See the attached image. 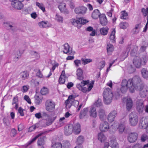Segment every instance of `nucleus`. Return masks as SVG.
<instances>
[{"mask_svg":"<svg viewBox=\"0 0 148 148\" xmlns=\"http://www.w3.org/2000/svg\"><path fill=\"white\" fill-rule=\"evenodd\" d=\"M129 84L128 82L126 79H125L122 80L121 84V90L122 93L126 92L128 88H129L130 92L132 93L134 92L131 89V87H130V85H129Z\"/></svg>","mask_w":148,"mask_h":148,"instance_id":"obj_5","label":"nucleus"},{"mask_svg":"<svg viewBox=\"0 0 148 148\" xmlns=\"http://www.w3.org/2000/svg\"><path fill=\"white\" fill-rule=\"evenodd\" d=\"M82 64L84 65H85L88 63L91 62L92 61V60L91 59H85L82 58L81 59Z\"/></svg>","mask_w":148,"mask_h":148,"instance_id":"obj_43","label":"nucleus"},{"mask_svg":"<svg viewBox=\"0 0 148 148\" xmlns=\"http://www.w3.org/2000/svg\"><path fill=\"white\" fill-rule=\"evenodd\" d=\"M56 117H54L52 118L49 117L47 120V121L46 122V124L47 125H49L52 124L53 122L56 119Z\"/></svg>","mask_w":148,"mask_h":148,"instance_id":"obj_40","label":"nucleus"},{"mask_svg":"<svg viewBox=\"0 0 148 148\" xmlns=\"http://www.w3.org/2000/svg\"><path fill=\"white\" fill-rule=\"evenodd\" d=\"M114 49L113 46L110 44H108L107 46V52L108 55H110L112 54V52Z\"/></svg>","mask_w":148,"mask_h":148,"instance_id":"obj_27","label":"nucleus"},{"mask_svg":"<svg viewBox=\"0 0 148 148\" xmlns=\"http://www.w3.org/2000/svg\"><path fill=\"white\" fill-rule=\"evenodd\" d=\"M21 54L20 51H17L15 54V57L14 58L15 61H17L19 59L21 56Z\"/></svg>","mask_w":148,"mask_h":148,"instance_id":"obj_47","label":"nucleus"},{"mask_svg":"<svg viewBox=\"0 0 148 148\" xmlns=\"http://www.w3.org/2000/svg\"><path fill=\"white\" fill-rule=\"evenodd\" d=\"M38 138L36 136L32 140L28 142L27 144L23 145V147L24 148H26L29 145L35 141Z\"/></svg>","mask_w":148,"mask_h":148,"instance_id":"obj_45","label":"nucleus"},{"mask_svg":"<svg viewBox=\"0 0 148 148\" xmlns=\"http://www.w3.org/2000/svg\"><path fill=\"white\" fill-rule=\"evenodd\" d=\"M117 114V112L116 110H113L108 115L107 119L109 122H113Z\"/></svg>","mask_w":148,"mask_h":148,"instance_id":"obj_11","label":"nucleus"},{"mask_svg":"<svg viewBox=\"0 0 148 148\" xmlns=\"http://www.w3.org/2000/svg\"><path fill=\"white\" fill-rule=\"evenodd\" d=\"M45 144V142L43 138H40L38 139V144L39 145H42Z\"/></svg>","mask_w":148,"mask_h":148,"instance_id":"obj_51","label":"nucleus"},{"mask_svg":"<svg viewBox=\"0 0 148 148\" xmlns=\"http://www.w3.org/2000/svg\"><path fill=\"white\" fill-rule=\"evenodd\" d=\"M35 102L36 104L39 105L42 101V98L38 95H35Z\"/></svg>","mask_w":148,"mask_h":148,"instance_id":"obj_39","label":"nucleus"},{"mask_svg":"<svg viewBox=\"0 0 148 148\" xmlns=\"http://www.w3.org/2000/svg\"><path fill=\"white\" fill-rule=\"evenodd\" d=\"M77 79L79 80H82L84 79L82 70L80 68L78 69L76 71Z\"/></svg>","mask_w":148,"mask_h":148,"instance_id":"obj_22","label":"nucleus"},{"mask_svg":"<svg viewBox=\"0 0 148 148\" xmlns=\"http://www.w3.org/2000/svg\"><path fill=\"white\" fill-rule=\"evenodd\" d=\"M138 51V47L136 46H133L131 50L130 54L132 56H136Z\"/></svg>","mask_w":148,"mask_h":148,"instance_id":"obj_30","label":"nucleus"},{"mask_svg":"<svg viewBox=\"0 0 148 148\" xmlns=\"http://www.w3.org/2000/svg\"><path fill=\"white\" fill-rule=\"evenodd\" d=\"M20 76L22 79L25 80L28 78L29 76V74L27 71H24L21 73Z\"/></svg>","mask_w":148,"mask_h":148,"instance_id":"obj_32","label":"nucleus"},{"mask_svg":"<svg viewBox=\"0 0 148 148\" xmlns=\"http://www.w3.org/2000/svg\"><path fill=\"white\" fill-rule=\"evenodd\" d=\"M6 26L9 27L10 29L12 31H15L16 29V24L14 23L10 22L6 23Z\"/></svg>","mask_w":148,"mask_h":148,"instance_id":"obj_29","label":"nucleus"},{"mask_svg":"<svg viewBox=\"0 0 148 148\" xmlns=\"http://www.w3.org/2000/svg\"><path fill=\"white\" fill-rule=\"evenodd\" d=\"M108 30L109 28L107 27L102 28L100 30V33L103 35H106L108 32Z\"/></svg>","mask_w":148,"mask_h":148,"instance_id":"obj_36","label":"nucleus"},{"mask_svg":"<svg viewBox=\"0 0 148 148\" xmlns=\"http://www.w3.org/2000/svg\"><path fill=\"white\" fill-rule=\"evenodd\" d=\"M84 138L83 136L80 135L77 138L76 142V143L78 145H81L84 142Z\"/></svg>","mask_w":148,"mask_h":148,"instance_id":"obj_31","label":"nucleus"},{"mask_svg":"<svg viewBox=\"0 0 148 148\" xmlns=\"http://www.w3.org/2000/svg\"><path fill=\"white\" fill-rule=\"evenodd\" d=\"M72 105L75 107H77L79 104V101L76 100H73L71 101Z\"/></svg>","mask_w":148,"mask_h":148,"instance_id":"obj_62","label":"nucleus"},{"mask_svg":"<svg viewBox=\"0 0 148 148\" xmlns=\"http://www.w3.org/2000/svg\"><path fill=\"white\" fill-rule=\"evenodd\" d=\"M148 125V118L146 117H143L140 120L139 126L140 128L145 129Z\"/></svg>","mask_w":148,"mask_h":148,"instance_id":"obj_9","label":"nucleus"},{"mask_svg":"<svg viewBox=\"0 0 148 148\" xmlns=\"http://www.w3.org/2000/svg\"><path fill=\"white\" fill-rule=\"evenodd\" d=\"M40 93L42 95H46L48 93V89L45 87H43L41 89Z\"/></svg>","mask_w":148,"mask_h":148,"instance_id":"obj_48","label":"nucleus"},{"mask_svg":"<svg viewBox=\"0 0 148 148\" xmlns=\"http://www.w3.org/2000/svg\"><path fill=\"white\" fill-rule=\"evenodd\" d=\"M100 15V13L98 9H97L94 10L92 12V17L93 19H96L99 17Z\"/></svg>","mask_w":148,"mask_h":148,"instance_id":"obj_26","label":"nucleus"},{"mask_svg":"<svg viewBox=\"0 0 148 148\" xmlns=\"http://www.w3.org/2000/svg\"><path fill=\"white\" fill-rule=\"evenodd\" d=\"M64 47V50L63 52L65 54L69 53V55H73L75 53V51H72V49L70 48L69 45L67 43L63 45Z\"/></svg>","mask_w":148,"mask_h":148,"instance_id":"obj_12","label":"nucleus"},{"mask_svg":"<svg viewBox=\"0 0 148 148\" xmlns=\"http://www.w3.org/2000/svg\"><path fill=\"white\" fill-rule=\"evenodd\" d=\"M36 5L40 8L43 12H44L45 11V8L43 4H41L39 2H36Z\"/></svg>","mask_w":148,"mask_h":148,"instance_id":"obj_50","label":"nucleus"},{"mask_svg":"<svg viewBox=\"0 0 148 148\" xmlns=\"http://www.w3.org/2000/svg\"><path fill=\"white\" fill-rule=\"evenodd\" d=\"M141 73L143 77L146 79L148 78V71L145 68H143L141 70Z\"/></svg>","mask_w":148,"mask_h":148,"instance_id":"obj_35","label":"nucleus"},{"mask_svg":"<svg viewBox=\"0 0 148 148\" xmlns=\"http://www.w3.org/2000/svg\"><path fill=\"white\" fill-rule=\"evenodd\" d=\"M89 113L90 116L95 118L97 116V113L95 108L91 107Z\"/></svg>","mask_w":148,"mask_h":148,"instance_id":"obj_25","label":"nucleus"},{"mask_svg":"<svg viewBox=\"0 0 148 148\" xmlns=\"http://www.w3.org/2000/svg\"><path fill=\"white\" fill-rule=\"evenodd\" d=\"M55 19L58 22L62 23L63 22V17L60 15L58 14H56L55 17Z\"/></svg>","mask_w":148,"mask_h":148,"instance_id":"obj_44","label":"nucleus"},{"mask_svg":"<svg viewBox=\"0 0 148 148\" xmlns=\"http://www.w3.org/2000/svg\"><path fill=\"white\" fill-rule=\"evenodd\" d=\"M147 62V58L146 57L140 58L136 56L134 59L133 62L136 67L139 68L141 65H146Z\"/></svg>","mask_w":148,"mask_h":148,"instance_id":"obj_3","label":"nucleus"},{"mask_svg":"<svg viewBox=\"0 0 148 148\" xmlns=\"http://www.w3.org/2000/svg\"><path fill=\"white\" fill-rule=\"evenodd\" d=\"M12 5L15 9L20 10L23 8V5L22 3L21 2L17 1L16 2H13L11 3Z\"/></svg>","mask_w":148,"mask_h":148,"instance_id":"obj_16","label":"nucleus"},{"mask_svg":"<svg viewBox=\"0 0 148 148\" xmlns=\"http://www.w3.org/2000/svg\"><path fill=\"white\" fill-rule=\"evenodd\" d=\"M98 114L101 121H103L106 117L105 111L103 109L100 108L99 109Z\"/></svg>","mask_w":148,"mask_h":148,"instance_id":"obj_20","label":"nucleus"},{"mask_svg":"<svg viewBox=\"0 0 148 148\" xmlns=\"http://www.w3.org/2000/svg\"><path fill=\"white\" fill-rule=\"evenodd\" d=\"M138 137V134L136 132L130 133L128 136V140L130 143H134L136 141Z\"/></svg>","mask_w":148,"mask_h":148,"instance_id":"obj_10","label":"nucleus"},{"mask_svg":"<svg viewBox=\"0 0 148 148\" xmlns=\"http://www.w3.org/2000/svg\"><path fill=\"white\" fill-rule=\"evenodd\" d=\"M55 103L50 100H47L45 103V108L46 110L52 112L55 109Z\"/></svg>","mask_w":148,"mask_h":148,"instance_id":"obj_6","label":"nucleus"},{"mask_svg":"<svg viewBox=\"0 0 148 148\" xmlns=\"http://www.w3.org/2000/svg\"><path fill=\"white\" fill-rule=\"evenodd\" d=\"M129 119L130 125L135 126L137 125L138 119L137 115L135 112H132L129 114Z\"/></svg>","mask_w":148,"mask_h":148,"instance_id":"obj_4","label":"nucleus"},{"mask_svg":"<svg viewBox=\"0 0 148 148\" xmlns=\"http://www.w3.org/2000/svg\"><path fill=\"white\" fill-rule=\"evenodd\" d=\"M133 106V102L131 99L128 98L126 100V108L127 110L129 111L132 108Z\"/></svg>","mask_w":148,"mask_h":148,"instance_id":"obj_23","label":"nucleus"},{"mask_svg":"<svg viewBox=\"0 0 148 148\" xmlns=\"http://www.w3.org/2000/svg\"><path fill=\"white\" fill-rule=\"evenodd\" d=\"M136 109L139 112H142L144 110L143 101L142 99L137 100L136 102Z\"/></svg>","mask_w":148,"mask_h":148,"instance_id":"obj_14","label":"nucleus"},{"mask_svg":"<svg viewBox=\"0 0 148 148\" xmlns=\"http://www.w3.org/2000/svg\"><path fill=\"white\" fill-rule=\"evenodd\" d=\"M98 138L99 141L102 142L106 139V137L103 133L100 132L98 134Z\"/></svg>","mask_w":148,"mask_h":148,"instance_id":"obj_34","label":"nucleus"},{"mask_svg":"<svg viewBox=\"0 0 148 148\" xmlns=\"http://www.w3.org/2000/svg\"><path fill=\"white\" fill-rule=\"evenodd\" d=\"M115 32L116 31L115 29H114L110 36V39L112 42L115 41Z\"/></svg>","mask_w":148,"mask_h":148,"instance_id":"obj_38","label":"nucleus"},{"mask_svg":"<svg viewBox=\"0 0 148 148\" xmlns=\"http://www.w3.org/2000/svg\"><path fill=\"white\" fill-rule=\"evenodd\" d=\"M74 62L76 67H78L81 64V60H76L74 61Z\"/></svg>","mask_w":148,"mask_h":148,"instance_id":"obj_61","label":"nucleus"},{"mask_svg":"<svg viewBox=\"0 0 148 148\" xmlns=\"http://www.w3.org/2000/svg\"><path fill=\"white\" fill-rule=\"evenodd\" d=\"M109 128V125L107 122L104 121L101 123L99 129L101 132H105L107 131Z\"/></svg>","mask_w":148,"mask_h":148,"instance_id":"obj_13","label":"nucleus"},{"mask_svg":"<svg viewBox=\"0 0 148 148\" xmlns=\"http://www.w3.org/2000/svg\"><path fill=\"white\" fill-rule=\"evenodd\" d=\"M127 81L131 87V89L134 92L135 89L141 90V88L144 86L140 77L138 76L134 77L132 79H129Z\"/></svg>","mask_w":148,"mask_h":148,"instance_id":"obj_1","label":"nucleus"},{"mask_svg":"<svg viewBox=\"0 0 148 148\" xmlns=\"http://www.w3.org/2000/svg\"><path fill=\"white\" fill-rule=\"evenodd\" d=\"M17 131L14 128L12 129L11 130V135L12 136L14 137L16 134Z\"/></svg>","mask_w":148,"mask_h":148,"instance_id":"obj_63","label":"nucleus"},{"mask_svg":"<svg viewBox=\"0 0 148 148\" xmlns=\"http://www.w3.org/2000/svg\"><path fill=\"white\" fill-rule=\"evenodd\" d=\"M148 138V136L145 134H143L141 137V140L143 142L145 141Z\"/></svg>","mask_w":148,"mask_h":148,"instance_id":"obj_64","label":"nucleus"},{"mask_svg":"<svg viewBox=\"0 0 148 148\" xmlns=\"http://www.w3.org/2000/svg\"><path fill=\"white\" fill-rule=\"evenodd\" d=\"M125 126L124 124H119L118 127L119 132L120 133H122L125 130Z\"/></svg>","mask_w":148,"mask_h":148,"instance_id":"obj_41","label":"nucleus"},{"mask_svg":"<svg viewBox=\"0 0 148 148\" xmlns=\"http://www.w3.org/2000/svg\"><path fill=\"white\" fill-rule=\"evenodd\" d=\"M61 145L60 143H56L52 145L51 148H62Z\"/></svg>","mask_w":148,"mask_h":148,"instance_id":"obj_56","label":"nucleus"},{"mask_svg":"<svg viewBox=\"0 0 148 148\" xmlns=\"http://www.w3.org/2000/svg\"><path fill=\"white\" fill-rule=\"evenodd\" d=\"M110 145L112 148H119L118 143L115 140L113 139L110 140Z\"/></svg>","mask_w":148,"mask_h":148,"instance_id":"obj_28","label":"nucleus"},{"mask_svg":"<svg viewBox=\"0 0 148 148\" xmlns=\"http://www.w3.org/2000/svg\"><path fill=\"white\" fill-rule=\"evenodd\" d=\"M66 5L65 3H62L60 4L58 6V8L62 12V11H64V10L66 8Z\"/></svg>","mask_w":148,"mask_h":148,"instance_id":"obj_54","label":"nucleus"},{"mask_svg":"<svg viewBox=\"0 0 148 148\" xmlns=\"http://www.w3.org/2000/svg\"><path fill=\"white\" fill-rule=\"evenodd\" d=\"M88 108H84L80 112L79 117L80 119H82L86 116L88 114Z\"/></svg>","mask_w":148,"mask_h":148,"instance_id":"obj_24","label":"nucleus"},{"mask_svg":"<svg viewBox=\"0 0 148 148\" xmlns=\"http://www.w3.org/2000/svg\"><path fill=\"white\" fill-rule=\"evenodd\" d=\"M128 15L127 13L125 12V11H124L121 14V18L122 19H126Z\"/></svg>","mask_w":148,"mask_h":148,"instance_id":"obj_57","label":"nucleus"},{"mask_svg":"<svg viewBox=\"0 0 148 148\" xmlns=\"http://www.w3.org/2000/svg\"><path fill=\"white\" fill-rule=\"evenodd\" d=\"M73 125L72 124H69L66 125L64 127V133L66 136H68L71 134L73 130Z\"/></svg>","mask_w":148,"mask_h":148,"instance_id":"obj_15","label":"nucleus"},{"mask_svg":"<svg viewBox=\"0 0 148 148\" xmlns=\"http://www.w3.org/2000/svg\"><path fill=\"white\" fill-rule=\"evenodd\" d=\"M30 53L31 55L34 56L36 59H38L40 57L39 54L35 51H30Z\"/></svg>","mask_w":148,"mask_h":148,"instance_id":"obj_49","label":"nucleus"},{"mask_svg":"<svg viewBox=\"0 0 148 148\" xmlns=\"http://www.w3.org/2000/svg\"><path fill=\"white\" fill-rule=\"evenodd\" d=\"M65 78L60 77L59 79V82L60 84H64L65 82Z\"/></svg>","mask_w":148,"mask_h":148,"instance_id":"obj_60","label":"nucleus"},{"mask_svg":"<svg viewBox=\"0 0 148 148\" xmlns=\"http://www.w3.org/2000/svg\"><path fill=\"white\" fill-rule=\"evenodd\" d=\"M73 131L75 134H78L80 132V125L79 123H77L73 125Z\"/></svg>","mask_w":148,"mask_h":148,"instance_id":"obj_21","label":"nucleus"},{"mask_svg":"<svg viewBox=\"0 0 148 148\" xmlns=\"http://www.w3.org/2000/svg\"><path fill=\"white\" fill-rule=\"evenodd\" d=\"M18 103V97L16 95L12 99V105H13L14 104Z\"/></svg>","mask_w":148,"mask_h":148,"instance_id":"obj_58","label":"nucleus"},{"mask_svg":"<svg viewBox=\"0 0 148 148\" xmlns=\"http://www.w3.org/2000/svg\"><path fill=\"white\" fill-rule=\"evenodd\" d=\"M61 145L62 148H69L70 144L68 141L64 140L63 141Z\"/></svg>","mask_w":148,"mask_h":148,"instance_id":"obj_33","label":"nucleus"},{"mask_svg":"<svg viewBox=\"0 0 148 148\" xmlns=\"http://www.w3.org/2000/svg\"><path fill=\"white\" fill-rule=\"evenodd\" d=\"M103 101L106 104H109L112 101L113 94L112 91L109 88H105L103 93Z\"/></svg>","mask_w":148,"mask_h":148,"instance_id":"obj_2","label":"nucleus"},{"mask_svg":"<svg viewBox=\"0 0 148 148\" xmlns=\"http://www.w3.org/2000/svg\"><path fill=\"white\" fill-rule=\"evenodd\" d=\"M89 83V81L82 80L81 84H77L76 85L77 88L79 90H81L84 92H86L87 91V89L86 87H83Z\"/></svg>","mask_w":148,"mask_h":148,"instance_id":"obj_8","label":"nucleus"},{"mask_svg":"<svg viewBox=\"0 0 148 148\" xmlns=\"http://www.w3.org/2000/svg\"><path fill=\"white\" fill-rule=\"evenodd\" d=\"M66 122V119L64 117H62L60 118L59 120V123L61 125H64Z\"/></svg>","mask_w":148,"mask_h":148,"instance_id":"obj_55","label":"nucleus"},{"mask_svg":"<svg viewBox=\"0 0 148 148\" xmlns=\"http://www.w3.org/2000/svg\"><path fill=\"white\" fill-rule=\"evenodd\" d=\"M141 11L144 16H146L148 14L147 20L148 21V8H147L146 9L142 8Z\"/></svg>","mask_w":148,"mask_h":148,"instance_id":"obj_53","label":"nucleus"},{"mask_svg":"<svg viewBox=\"0 0 148 148\" xmlns=\"http://www.w3.org/2000/svg\"><path fill=\"white\" fill-rule=\"evenodd\" d=\"M39 126V123H36L30 127L28 131L29 132H32V131L34 130L36 128H38Z\"/></svg>","mask_w":148,"mask_h":148,"instance_id":"obj_42","label":"nucleus"},{"mask_svg":"<svg viewBox=\"0 0 148 148\" xmlns=\"http://www.w3.org/2000/svg\"><path fill=\"white\" fill-rule=\"evenodd\" d=\"M86 8L84 6L79 7L75 8V12L76 14H83L86 12Z\"/></svg>","mask_w":148,"mask_h":148,"instance_id":"obj_19","label":"nucleus"},{"mask_svg":"<svg viewBox=\"0 0 148 148\" xmlns=\"http://www.w3.org/2000/svg\"><path fill=\"white\" fill-rule=\"evenodd\" d=\"M95 104L97 107H99L102 106V103L100 99H99L97 101L95 102Z\"/></svg>","mask_w":148,"mask_h":148,"instance_id":"obj_59","label":"nucleus"},{"mask_svg":"<svg viewBox=\"0 0 148 148\" xmlns=\"http://www.w3.org/2000/svg\"><path fill=\"white\" fill-rule=\"evenodd\" d=\"M128 25V24L126 23H121L119 24L121 28L123 29H125Z\"/></svg>","mask_w":148,"mask_h":148,"instance_id":"obj_52","label":"nucleus"},{"mask_svg":"<svg viewBox=\"0 0 148 148\" xmlns=\"http://www.w3.org/2000/svg\"><path fill=\"white\" fill-rule=\"evenodd\" d=\"M38 25L41 28H45L47 27V22L42 21L38 23Z\"/></svg>","mask_w":148,"mask_h":148,"instance_id":"obj_46","label":"nucleus"},{"mask_svg":"<svg viewBox=\"0 0 148 148\" xmlns=\"http://www.w3.org/2000/svg\"><path fill=\"white\" fill-rule=\"evenodd\" d=\"M100 22L101 24L103 26H105L108 23V21L105 15L102 14L99 16Z\"/></svg>","mask_w":148,"mask_h":148,"instance_id":"obj_17","label":"nucleus"},{"mask_svg":"<svg viewBox=\"0 0 148 148\" xmlns=\"http://www.w3.org/2000/svg\"><path fill=\"white\" fill-rule=\"evenodd\" d=\"M88 22L87 20L82 18H80L76 19H72L71 20L72 24L76 26H77L78 24H84Z\"/></svg>","mask_w":148,"mask_h":148,"instance_id":"obj_7","label":"nucleus"},{"mask_svg":"<svg viewBox=\"0 0 148 148\" xmlns=\"http://www.w3.org/2000/svg\"><path fill=\"white\" fill-rule=\"evenodd\" d=\"M70 97H71L69 96L68 99L65 101V103L67 108H70L71 106H73L71 102L72 100H69V99Z\"/></svg>","mask_w":148,"mask_h":148,"instance_id":"obj_37","label":"nucleus"},{"mask_svg":"<svg viewBox=\"0 0 148 148\" xmlns=\"http://www.w3.org/2000/svg\"><path fill=\"white\" fill-rule=\"evenodd\" d=\"M138 91H140V95L142 97H145L146 96L148 93V87L147 86L143 87V88H141V90H136Z\"/></svg>","mask_w":148,"mask_h":148,"instance_id":"obj_18","label":"nucleus"}]
</instances>
